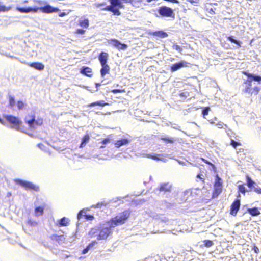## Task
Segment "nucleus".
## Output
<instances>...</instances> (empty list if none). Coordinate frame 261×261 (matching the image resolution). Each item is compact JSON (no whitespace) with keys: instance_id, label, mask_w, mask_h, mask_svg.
<instances>
[{"instance_id":"nucleus-3","label":"nucleus","mask_w":261,"mask_h":261,"mask_svg":"<svg viewBox=\"0 0 261 261\" xmlns=\"http://www.w3.org/2000/svg\"><path fill=\"white\" fill-rule=\"evenodd\" d=\"M125 3H129L132 5L136 2V0H122ZM110 5L107 6L102 9L103 11H110L114 15L119 16L121 13L120 9H124V5L122 2V0H109Z\"/></svg>"},{"instance_id":"nucleus-27","label":"nucleus","mask_w":261,"mask_h":261,"mask_svg":"<svg viewBox=\"0 0 261 261\" xmlns=\"http://www.w3.org/2000/svg\"><path fill=\"white\" fill-rule=\"evenodd\" d=\"M44 206H37L35 208V213L36 216H42L44 213Z\"/></svg>"},{"instance_id":"nucleus-25","label":"nucleus","mask_w":261,"mask_h":261,"mask_svg":"<svg viewBox=\"0 0 261 261\" xmlns=\"http://www.w3.org/2000/svg\"><path fill=\"white\" fill-rule=\"evenodd\" d=\"M69 224V221L68 218L64 217L59 221V225L61 226H67Z\"/></svg>"},{"instance_id":"nucleus-15","label":"nucleus","mask_w":261,"mask_h":261,"mask_svg":"<svg viewBox=\"0 0 261 261\" xmlns=\"http://www.w3.org/2000/svg\"><path fill=\"white\" fill-rule=\"evenodd\" d=\"M80 73L89 77L93 76L92 68L88 66H83L80 70Z\"/></svg>"},{"instance_id":"nucleus-6","label":"nucleus","mask_w":261,"mask_h":261,"mask_svg":"<svg viewBox=\"0 0 261 261\" xmlns=\"http://www.w3.org/2000/svg\"><path fill=\"white\" fill-rule=\"evenodd\" d=\"M108 59L109 54L106 52L102 51L98 55V60L101 65L100 72L102 77H104L110 72V67L107 63Z\"/></svg>"},{"instance_id":"nucleus-37","label":"nucleus","mask_w":261,"mask_h":261,"mask_svg":"<svg viewBox=\"0 0 261 261\" xmlns=\"http://www.w3.org/2000/svg\"><path fill=\"white\" fill-rule=\"evenodd\" d=\"M238 192L241 193L243 194L244 195L246 193V189L244 185H239L238 186Z\"/></svg>"},{"instance_id":"nucleus-18","label":"nucleus","mask_w":261,"mask_h":261,"mask_svg":"<svg viewBox=\"0 0 261 261\" xmlns=\"http://www.w3.org/2000/svg\"><path fill=\"white\" fill-rule=\"evenodd\" d=\"M90 139V135L88 133L85 134L82 138L81 143L79 145V148H82L85 147L86 144L89 142Z\"/></svg>"},{"instance_id":"nucleus-35","label":"nucleus","mask_w":261,"mask_h":261,"mask_svg":"<svg viewBox=\"0 0 261 261\" xmlns=\"http://www.w3.org/2000/svg\"><path fill=\"white\" fill-rule=\"evenodd\" d=\"M204 246L207 248H209L214 245V243L212 240H205L203 241Z\"/></svg>"},{"instance_id":"nucleus-53","label":"nucleus","mask_w":261,"mask_h":261,"mask_svg":"<svg viewBox=\"0 0 261 261\" xmlns=\"http://www.w3.org/2000/svg\"><path fill=\"white\" fill-rule=\"evenodd\" d=\"M197 177H198V178H200V179H201V180L203 182H204V178H202V177H201L200 174H198V175H197Z\"/></svg>"},{"instance_id":"nucleus-56","label":"nucleus","mask_w":261,"mask_h":261,"mask_svg":"<svg viewBox=\"0 0 261 261\" xmlns=\"http://www.w3.org/2000/svg\"><path fill=\"white\" fill-rule=\"evenodd\" d=\"M95 85H96V87L98 88V87L101 86V84L100 83H96Z\"/></svg>"},{"instance_id":"nucleus-31","label":"nucleus","mask_w":261,"mask_h":261,"mask_svg":"<svg viewBox=\"0 0 261 261\" xmlns=\"http://www.w3.org/2000/svg\"><path fill=\"white\" fill-rule=\"evenodd\" d=\"M9 99V107L10 108L13 109L15 104V101L14 97L11 95H9L8 97Z\"/></svg>"},{"instance_id":"nucleus-14","label":"nucleus","mask_w":261,"mask_h":261,"mask_svg":"<svg viewBox=\"0 0 261 261\" xmlns=\"http://www.w3.org/2000/svg\"><path fill=\"white\" fill-rule=\"evenodd\" d=\"M172 185L169 182H164L160 184L159 190L160 192H170L172 190Z\"/></svg>"},{"instance_id":"nucleus-50","label":"nucleus","mask_w":261,"mask_h":261,"mask_svg":"<svg viewBox=\"0 0 261 261\" xmlns=\"http://www.w3.org/2000/svg\"><path fill=\"white\" fill-rule=\"evenodd\" d=\"M90 249L87 246L86 248L83 250L82 251V254H85L88 252V250Z\"/></svg>"},{"instance_id":"nucleus-43","label":"nucleus","mask_w":261,"mask_h":261,"mask_svg":"<svg viewBox=\"0 0 261 261\" xmlns=\"http://www.w3.org/2000/svg\"><path fill=\"white\" fill-rule=\"evenodd\" d=\"M201 160H202L203 162H204L205 163H206V164H208V165H209L211 166L213 168H215V165H214L213 163H212L210 162L209 161H207V160H206V159H204V158H201Z\"/></svg>"},{"instance_id":"nucleus-29","label":"nucleus","mask_w":261,"mask_h":261,"mask_svg":"<svg viewBox=\"0 0 261 261\" xmlns=\"http://www.w3.org/2000/svg\"><path fill=\"white\" fill-rule=\"evenodd\" d=\"M161 139L165 143L173 144L175 141V140L173 138L171 137H162Z\"/></svg>"},{"instance_id":"nucleus-49","label":"nucleus","mask_w":261,"mask_h":261,"mask_svg":"<svg viewBox=\"0 0 261 261\" xmlns=\"http://www.w3.org/2000/svg\"><path fill=\"white\" fill-rule=\"evenodd\" d=\"M191 4H197L199 3V0H188Z\"/></svg>"},{"instance_id":"nucleus-57","label":"nucleus","mask_w":261,"mask_h":261,"mask_svg":"<svg viewBox=\"0 0 261 261\" xmlns=\"http://www.w3.org/2000/svg\"><path fill=\"white\" fill-rule=\"evenodd\" d=\"M28 2V0H25L23 2L24 3H27Z\"/></svg>"},{"instance_id":"nucleus-39","label":"nucleus","mask_w":261,"mask_h":261,"mask_svg":"<svg viewBox=\"0 0 261 261\" xmlns=\"http://www.w3.org/2000/svg\"><path fill=\"white\" fill-rule=\"evenodd\" d=\"M210 111V108L208 107H205L202 110V115L204 117L206 115H208L209 111Z\"/></svg>"},{"instance_id":"nucleus-11","label":"nucleus","mask_w":261,"mask_h":261,"mask_svg":"<svg viewBox=\"0 0 261 261\" xmlns=\"http://www.w3.org/2000/svg\"><path fill=\"white\" fill-rule=\"evenodd\" d=\"M190 64L185 60H180L179 62L172 64L170 68L171 72H173L182 68L189 67Z\"/></svg>"},{"instance_id":"nucleus-54","label":"nucleus","mask_w":261,"mask_h":261,"mask_svg":"<svg viewBox=\"0 0 261 261\" xmlns=\"http://www.w3.org/2000/svg\"><path fill=\"white\" fill-rule=\"evenodd\" d=\"M66 15V13L65 12H61L59 14V16L60 17H63V16H64L65 15Z\"/></svg>"},{"instance_id":"nucleus-30","label":"nucleus","mask_w":261,"mask_h":261,"mask_svg":"<svg viewBox=\"0 0 261 261\" xmlns=\"http://www.w3.org/2000/svg\"><path fill=\"white\" fill-rule=\"evenodd\" d=\"M161 156V154H147L146 156L148 158L154 160H160L161 159L159 158Z\"/></svg>"},{"instance_id":"nucleus-45","label":"nucleus","mask_w":261,"mask_h":261,"mask_svg":"<svg viewBox=\"0 0 261 261\" xmlns=\"http://www.w3.org/2000/svg\"><path fill=\"white\" fill-rule=\"evenodd\" d=\"M85 217L87 220H92L94 219V216L92 215H86Z\"/></svg>"},{"instance_id":"nucleus-55","label":"nucleus","mask_w":261,"mask_h":261,"mask_svg":"<svg viewBox=\"0 0 261 261\" xmlns=\"http://www.w3.org/2000/svg\"><path fill=\"white\" fill-rule=\"evenodd\" d=\"M106 4L105 3H99L97 5V7H100V6H104Z\"/></svg>"},{"instance_id":"nucleus-10","label":"nucleus","mask_w":261,"mask_h":261,"mask_svg":"<svg viewBox=\"0 0 261 261\" xmlns=\"http://www.w3.org/2000/svg\"><path fill=\"white\" fill-rule=\"evenodd\" d=\"M17 184L23 187L27 190H30L36 192L39 191V187L38 185H35L31 182L18 180Z\"/></svg>"},{"instance_id":"nucleus-22","label":"nucleus","mask_w":261,"mask_h":261,"mask_svg":"<svg viewBox=\"0 0 261 261\" xmlns=\"http://www.w3.org/2000/svg\"><path fill=\"white\" fill-rule=\"evenodd\" d=\"M247 211L252 216H256L259 215L260 214L258 208L256 207L248 208Z\"/></svg>"},{"instance_id":"nucleus-7","label":"nucleus","mask_w":261,"mask_h":261,"mask_svg":"<svg viewBox=\"0 0 261 261\" xmlns=\"http://www.w3.org/2000/svg\"><path fill=\"white\" fill-rule=\"evenodd\" d=\"M24 121L30 129H35L41 126L43 123V118H38L36 119L34 115H29L28 117L25 118Z\"/></svg>"},{"instance_id":"nucleus-8","label":"nucleus","mask_w":261,"mask_h":261,"mask_svg":"<svg viewBox=\"0 0 261 261\" xmlns=\"http://www.w3.org/2000/svg\"><path fill=\"white\" fill-rule=\"evenodd\" d=\"M6 120L17 130H21V125L22 122L17 117L11 115H7L5 116Z\"/></svg>"},{"instance_id":"nucleus-23","label":"nucleus","mask_w":261,"mask_h":261,"mask_svg":"<svg viewBox=\"0 0 261 261\" xmlns=\"http://www.w3.org/2000/svg\"><path fill=\"white\" fill-rule=\"evenodd\" d=\"M222 188L220 187H214L212 194V197H217L222 192Z\"/></svg>"},{"instance_id":"nucleus-41","label":"nucleus","mask_w":261,"mask_h":261,"mask_svg":"<svg viewBox=\"0 0 261 261\" xmlns=\"http://www.w3.org/2000/svg\"><path fill=\"white\" fill-rule=\"evenodd\" d=\"M125 92V90L124 89H112L111 90V92L114 94L119 93H123Z\"/></svg>"},{"instance_id":"nucleus-32","label":"nucleus","mask_w":261,"mask_h":261,"mask_svg":"<svg viewBox=\"0 0 261 261\" xmlns=\"http://www.w3.org/2000/svg\"><path fill=\"white\" fill-rule=\"evenodd\" d=\"M111 135L109 136L108 138L104 139L101 141V143L102 144V145L100 146V148H105L106 147V145L111 142V138L109 137Z\"/></svg>"},{"instance_id":"nucleus-4","label":"nucleus","mask_w":261,"mask_h":261,"mask_svg":"<svg viewBox=\"0 0 261 261\" xmlns=\"http://www.w3.org/2000/svg\"><path fill=\"white\" fill-rule=\"evenodd\" d=\"M130 214L131 211L129 210H125L107 221L106 223L108 226L113 228L123 225L127 221L130 216Z\"/></svg>"},{"instance_id":"nucleus-13","label":"nucleus","mask_w":261,"mask_h":261,"mask_svg":"<svg viewBox=\"0 0 261 261\" xmlns=\"http://www.w3.org/2000/svg\"><path fill=\"white\" fill-rule=\"evenodd\" d=\"M110 43L118 50H125L127 47V45L124 43H121L119 40L115 39H112L110 41Z\"/></svg>"},{"instance_id":"nucleus-36","label":"nucleus","mask_w":261,"mask_h":261,"mask_svg":"<svg viewBox=\"0 0 261 261\" xmlns=\"http://www.w3.org/2000/svg\"><path fill=\"white\" fill-rule=\"evenodd\" d=\"M230 144L235 149L237 148L238 146L242 145L240 141H235L232 139L231 140Z\"/></svg>"},{"instance_id":"nucleus-17","label":"nucleus","mask_w":261,"mask_h":261,"mask_svg":"<svg viewBox=\"0 0 261 261\" xmlns=\"http://www.w3.org/2000/svg\"><path fill=\"white\" fill-rule=\"evenodd\" d=\"M149 35H152L153 36L159 37L161 38H164L168 37V35L166 32H165L163 31H157L152 32L149 33Z\"/></svg>"},{"instance_id":"nucleus-47","label":"nucleus","mask_w":261,"mask_h":261,"mask_svg":"<svg viewBox=\"0 0 261 261\" xmlns=\"http://www.w3.org/2000/svg\"><path fill=\"white\" fill-rule=\"evenodd\" d=\"M216 125L218 126L219 128H222L224 127V125H225L222 122H219L217 123Z\"/></svg>"},{"instance_id":"nucleus-16","label":"nucleus","mask_w":261,"mask_h":261,"mask_svg":"<svg viewBox=\"0 0 261 261\" xmlns=\"http://www.w3.org/2000/svg\"><path fill=\"white\" fill-rule=\"evenodd\" d=\"M28 65L36 70L41 71L44 69V65L40 62H33L28 63Z\"/></svg>"},{"instance_id":"nucleus-44","label":"nucleus","mask_w":261,"mask_h":261,"mask_svg":"<svg viewBox=\"0 0 261 261\" xmlns=\"http://www.w3.org/2000/svg\"><path fill=\"white\" fill-rule=\"evenodd\" d=\"M85 30L81 29H78L75 31V33L76 34H84L85 33Z\"/></svg>"},{"instance_id":"nucleus-38","label":"nucleus","mask_w":261,"mask_h":261,"mask_svg":"<svg viewBox=\"0 0 261 261\" xmlns=\"http://www.w3.org/2000/svg\"><path fill=\"white\" fill-rule=\"evenodd\" d=\"M11 9V7H6L4 5H0V12H7L9 11Z\"/></svg>"},{"instance_id":"nucleus-20","label":"nucleus","mask_w":261,"mask_h":261,"mask_svg":"<svg viewBox=\"0 0 261 261\" xmlns=\"http://www.w3.org/2000/svg\"><path fill=\"white\" fill-rule=\"evenodd\" d=\"M129 140L126 138L121 139L117 140L114 144L116 148H119L120 147L128 144L129 143Z\"/></svg>"},{"instance_id":"nucleus-34","label":"nucleus","mask_w":261,"mask_h":261,"mask_svg":"<svg viewBox=\"0 0 261 261\" xmlns=\"http://www.w3.org/2000/svg\"><path fill=\"white\" fill-rule=\"evenodd\" d=\"M246 180L247 186L249 188H251L252 187H253L255 184V182L251 179V178L248 175L246 176Z\"/></svg>"},{"instance_id":"nucleus-58","label":"nucleus","mask_w":261,"mask_h":261,"mask_svg":"<svg viewBox=\"0 0 261 261\" xmlns=\"http://www.w3.org/2000/svg\"><path fill=\"white\" fill-rule=\"evenodd\" d=\"M0 122L2 123V121L1 119H0Z\"/></svg>"},{"instance_id":"nucleus-51","label":"nucleus","mask_w":261,"mask_h":261,"mask_svg":"<svg viewBox=\"0 0 261 261\" xmlns=\"http://www.w3.org/2000/svg\"><path fill=\"white\" fill-rule=\"evenodd\" d=\"M28 224H29L31 226H32L33 225H34V224H35V225L37 224V223L35 222H33V221H32L31 220H29L28 221Z\"/></svg>"},{"instance_id":"nucleus-26","label":"nucleus","mask_w":261,"mask_h":261,"mask_svg":"<svg viewBox=\"0 0 261 261\" xmlns=\"http://www.w3.org/2000/svg\"><path fill=\"white\" fill-rule=\"evenodd\" d=\"M227 39L228 40H229V41H230L231 43L236 44L238 46V47H241V42L240 41L235 39L234 37L233 36H228L227 37Z\"/></svg>"},{"instance_id":"nucleus-19","label":"nucleus","mask_w":261,"mask_h":261,"mask_svg":"<svg viewBox=\"0 0 261 261\" xmlns=\"http://www.w3.org/2000/svg\"><path fill=\"white\" fill-rule=\"evenodd\" d=\"M51 240L56 241L59 243H62L65 242V238L64 235L53 234L50 236Z\"/></svg>"},{"instance_id":"nucleus-12","label":"nucleus","mask_w":261,"mask_h":261,"mask_svg":"<svg viewBox=\"0 0 261 261\" xmlns=\"http://www.w3.org/2000/svg\"><path fill=\"white\" fill-rule=\"evenodd\" d=\"M241 202L239 199H236L231 204L230 207V214L236 216L240 210Z\"/></svg>"},{"instance_id":"nucleus-9","label":"nucleus","mask_w":261,"mask_h":261,"mask_svg":"<svg viewBox=\"0 0 261 261\" xmlns=\"http://www.w3.org/2000/svg\"><path fill=\"white\" fill-rule=\"evenodd\" d=\"M158 12L162 17L174 18L175 14L173 10L168 7L163 6L159 7Z\"/></svg>"},{"instance_id":"nucleus-33","label":"nucleus","mask_w":261,"mask_h":261,"mask_svg":"<svg viewBox=\"0 0 261 261\" xmlns=\"http://www.w3.org/2000/svg\"><path fill=\"white\" fill-rule=\"evenodd\" d=\"M26 106V104L22 100H18L16 102V106L17 109L19 110L23 109Z\"/></svg>"},{"instance_id":"nucleus-24","label":"nucleus","mask_w":261,"mask_h":261,"mask_svg":"<svg viewBox=\"0 0 261 261\" xmlns=\"http://www.w3.org/2000/svg\"><path fill=\"white\" fill-rule=\"evenodd\" d=\"M79 25L84 28H88L89 25V21L88 19H84L80 20L79 21Z\"/></svg>"},{"instance_id":"nucleus-52","label":"nucleus","mask_w":261,"mask_h":261,"mask_svg":"<svg viewBox=\"0 0 261 261\" xmlns=\"http://www.w3.org/2000/svg\"><path fill=\"white\" fill-rule=\"evenodd\" d=\"M254 191L257 194H261V188H255Z\"/></svg>"},{"instance_id":"nucleus-28","label":"nucleus","mask_w":261,"mask_h":261,"mask_svg":"<svg viewBox=\"0 0 261 261\" xmlns=\"http://www.w3.org/2000/svg\"><path fill=\"white\" fill-rule=\"evenodd\" d=\"M214 187H220L222 188V181L218 174L216 175Z\"/></svg>"},{"instance_id":"nucleus-40","label":"nucleus","mask_w":261,"mask_h":261,"mask_svg":"<svg viewBox=\"0 0 261 261\" xmlns=\"http://www.w3.org/2000/svg\"><path fill=\"white\" fill-rule=\"evenodd\" d=\"M172 47L173 48L175 49V50L178 51L180 53H181L182 51V48L180 46L177 45V44H173Z\"/></svg>"},{"instance_id":"nucleus-21","label":"nucleus","mask_w":261,"mask_h":261,"mask_svg":"<svg viewBox=\"0 0 261 261\" xmlns=\"http://www.w3.org/2000/svg\"><path fill=\"white\" fill-rule=\"evenodd\" d=\"M108 105H109V103L106 102L103 100H99L89 103L88 106L89 107H94L96 106H98L102 107Z\"/></svg>"},{"instance_id":"nucleus-42","label":"nucleus","mask_w":261,"mask_h":261,"mask_svg":"<svg viewBox=\"0 0 261 261\" xmlns=\"http://www.w3.org/2000/svg\"><path fill=\"white\" fill-rule=\"evenodd\" d=\"M252 250L255 252V253L258 254L259 253V249L256 246L255 244H253Z\"/></svg>"},{"instance_id":"nucleus-48","label":"nucleus","mask_w":261,"mask_h":261,"mask_svg":"<svg viewBox=\"0 0 261 261\" xmlns=\"http://www.w3.org/2000/svg\"><path fill=\"white\" fill-rule=\"evenodd\" d=\"M107 204V203H106L105 202H99L97 203V206L99 207H102V206H106Z\"/></svg>"},{"instance_id":"nucleus-1","label":"nucleus","mask_w":261,"mask_h":261,"mask_svg":"<svg viewBox=\"0 0 261 261\" xmlns=\"http://www.w3.org/2000/svg\"><path fill=\"white\" fill-rule=\"evenodd\" d=\"M242 73L246 75L248 79L243 82L244 89L242 92L244 93H247L250 96L253 94L257 95L260 90V88L258 86L252 87V81H254L261 83V76L250 73L247 71H243Z\"/></svg>"},{"instance_id":"nucleus-46","label":"nucleus","mask_w":261,"mask_h":261,"mask_svg":"<svg viewBox=\"0 0 261 261\" xmlns=\"http://www.w3.org/2000/svg\"><path fill=\"white\" fill-rule=\"evenodd\" d=\"M96 243V241H92L90 244H89L87 246V247L89 248H91V247H92L94 245H95V244Z\"/></svg>"},{"instance_id":"nucleus-5","label":"nucleus","mask_w":261,"mask_h":261,"mask_svg":"<svg viewBox=\"0 0 261 261\" xmlns=\"http://www.w3.org/2000/svg\"><path fill=\"white\" fill-rule=\"evenodd\" d=\"M16 9L21 13H29V12H37L39 10L44 13H51L54 12H57L59 11L58 8H55L49 5H46L44 7H27V8H21L17 7Z\"/></svg>"},{"instance_id":"nucleus-2","label":"nucleus","mask_w":261,"mask_h":261,"mask_svg":"<svg viewBox=\"0 0 261 261\" xmlns=\"http://www.w3.org/2000/svg\"><path fill=\"white\" fill-rule=\"evenodd\" d=\"M110 226L108 227L96 226L90 229L88 232L90 238L96 237L98 240H106L112 234L113 231Z\"/></svg>"}]
</instances>
